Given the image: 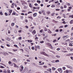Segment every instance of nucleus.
Wrapping results in <instances>:
<instances>
[{
	"label": "nucleus",
	"instance_id": "obj_1",
	"mask_svg": "<svg viewBox=\"0 0 73 73\" xmlns=\"http://www.w3.org/2000/svg\"><path fill=\"white\" fill-rule=\"evenodd\" d=\"M40 54H43V55H44L46 56H48V55L46 54L44 52H41L40 53Z\"/></svg>",
	"mask_w": 73,
	"mask_h": 73
},
{
	"label": "nucleus",
	"instance_id": "obj_2",
	"mask_svg": "<svg viewBox=\"0 0 73 73\" xmlns=\"http://www.w3.org/2000/svg\"><path fill=\"white\" fill-rule=\"evenodd\" d=\"M19 69L21 72H22V71H23V70L24 69V67L23 66H21V68H20Z\"/></svg>",
	"mask_w": 73,
	"mask_h": 73
},
{
	"label": "nucleus",
	"instance_id": "obj_3",
	"mask_svg": "<svg viewBox=\"0 0 73 73\" xmlns=\"http://www.w3.org/2000/svg\"><path fill=\"white\" fill-rule=\"evenodd\" d=\"M37 14L36 13H35L33 14V17H36L37 16Z\"/></svg>",
	"mask_w": 73,
	"mask_h": 73
},
{
	"label": "nucleus",
	"instance_id": "obj_4",
	"mask_svg": "<svg viewBox=\"0 0 73 73\" xmlns=\"http://www.w3.org/2000/svg\"><path fill=\"white\" fill-rule=\"evenodd\" d=\"M42 13H43L44 15H45V11L42 10Z\"/></svg>",
	"mask_w": 73,
	"mask_h": 73
},
{
	"label": "nucleus",
	"instance_id": "obj_5",
	"mask_svg": "<svg viewBox=\"0 0 73 73\" xmlns=\"http://www.w3.org/2000/svg\"><path fill=\"white\" fill-rule=\"evenodd\" d=\"M64 73H69V70H66V71H64Z\"/></svg>",
	"mask_w": 73,
	"mask_h": 73
},
{
	"label": "nucleus",
	"instance_id": "obj_6",
	"mask_svg": "<svg viewBox=\"0 0 73 73\" xmlns=\"http://www.w3.org/2000/svg\"><path fill=\"white\" fill-rule=\"evenodd\" d=\"M12 60L13 61H14V62H17V61L16 60V59H15V58H14L12 59Z\"/></svg>",
	"mask_w": 73,
	"mask_h": 73
},
{
	"label": "nucleus",
	"instance_id": "obj_7",
	"mask_svg": "<svg viewBox=\"0 0 73 73\" xmlns=\"http://www.w3.org/2000/svg\"><path fill=\"white\" fill-rule=\"evenodd\" d=\"M48 33H52V32L49 29H48Z\"/></svg>",
	"mask_w": 73,
	"mask_h": 73
},
{
	"label": "nucleus",
	"instance_id": "obj_8",
	"mask_svg": "<svg viewBox=\"0 0 73 73\" xmlns=\"http://www.w3.org/2000/svg\"><path fill=\"white\" fill-rule=\"evenodd\" d=\"M21 1V3L22 5H23L24 4V2H25V1H23V0Z\"/></svg>",
	"mask_w": 73,
	"mask_h": 73
},
{
	"label": "nucleus",
	"instance_id": "obj_9",
	"mask_svg": "<svg viewBox=\"0 0 73 73\" xmlns=\"http://www.w3.org/2000/svg\"><path fill=\"white\" fill-rule=\"evenodd\" d=\"M6 40L7 41H10L11 39L9 38H6Z\"/></svg>",
	"mask_w": 73,
	"mask_h": 73
},
{
	"label": "nucleus",
	"instance_id": "obj_10",
	"mask_svg": "<svg viewBox=\"0 0 73 73\" xmlns=\"http://www.w3.org/2000/svg\"><path fill=\"white\" fill-rule=\"evenodd\" d=\"M70 24H73V19L71 20L70 21Z\"/></svg>",
	"mask_w": 73,
	"mask_h": 73
},
{
	"label": "nucleus",
	"instance_id": "obj_11",
	"mask_svg": "<svg viewBox=\"0 0 73 73\" xmlns=\"http://www.w3.org/2000/svg\"><path fill=\"white\" fill-rule=\"evenodd\" d=\"M13 64L14 65V66L15 68H17V67H18V66H17V65H16V64L15 63H13Z\"/></svg>",
	"mask_w": 73,
	"mask_h": 73
},
{
	"label": "nucleus",
	"instance_id": "obj_12",
	"mask_svg": "<svg viewBox=\"0 0 73 73\" xmlns=\"http://www.w3.org/2000/svg\"><path fill=\"white\" fill-rule=\"evenodd\" d=\"M36 30H34L33 31V32H32L33 34V35H35V34L36 33Z\"/></svg>",
	"mask_w": 73,
	"mask_h": 73
},
{
	"label": "nucleus",
	"instance_id": "obj_13",
	"mask_svg": "<svg viewBox=\"0 0 73 73\" xmlns=\"http://www.w3.org/2000/svg\"><path fill=\"white\" fill-rule=\"evenodd\" d=\"M27 41L28 42H33V41L31 40H27Z\"/></svg>",
	"mask_w": 73,
	"mask_h": 73
},
{
	"label": "nucleus",
	"instance_id": "obj_14",
	"mask_svg": "<svg viewBox=\"0 0 73 73\" xmlns=\"http://www.w3.org/2000/svg\"><path fill=\"white\" fill-rule=\"evenodd\" d=\"M54 14H55V13H52L51 14V16H54Z\"/></svg>",
	"mask_w": 73,
	"mask_h": 73
},
{
	"label": "nucleus",
	"instance_id": "obj_15",
	"mask_svg": "<svg viewBox=\"0 0 73 73\" xmlns=\"http://www.w3.org/2000/svg\"><path fill=\"white\" fill-rule=\"evenodd\" d=\"M37 3H39V4H40L41 3V1L39 0H37L36 1Z\"/></svg>",
	"mask_w": 73,
	"mask_h": 73
},
{
	"label": "nucleus",
	"instance_id": "obj_16",
	"mask_svg": "<svg viewBox=\"0 0 73 73\" xmlns=\"http://www.w3.org/2000/svg\"><path fill=\"white\" fill-rule=\"evenodd\" d=\"M7 73H11V71L9 70H7Z\"/></svg>",
	"mask_w": 73,
	"mask_h": 73
},
{
	"label": "nucleus",
	"instance_id": "obj_17",
	"mask_svg": "<svg viewBox=\"0 0 73 73\" xmlns=\"http://www.w3.org/2000/svg\"><path fill=\"white\" fill-rule=\"evenodd\" d=\"M62 70V68H59L58 69V70L59 72L60 71V70Z\"/></svg>",
	"mask_w": 73,
	"mask_h": 73
},
{
	"label": "nucleus",
	"instance_id": "obj_18",
	"mask_svg": "<svg viewBox=\"0 0 73 73\" xmlns=\"http://www.w3.org/2000/svg\"><path fill=\"white\" fill-rule=\"evenodd\" d=\"M28 19H31L33 20V18H32V17H28Z\"/></svg>",
	"mask_w": 73,
	"mask_h": 73
},
{
	"label": "nucleus",
	"instance_id": "obj_19",
	"mask_svg": "<svg viewBox=\"0 0 73 73\" xmlns=\"http://www.w3.org/2000/svg\"><path fill=\"white\" fill-rule=\"evenodd\" d=\"M52 70V69L51 68H48L47 69V71H51Z\"/></svg>",
	"mask_w": 73,
	"mask_h": 73
},
{
	"label": "nucleus",
	"instance_id": "obj_20",
	"mask_svg": "<svg viewBox=\"0 0 73 73\" xmlns=\"http://www.w3.org/2000/svg\"><path fill=\"white\" fill-rule=\"evenodd\" d=\"M47 13H48V15H50V11H48L47 12Z\"/></svg>",
	"mask_w": 73,
	"mask_h": 73
},
{
	"label": "nucleus",
	"instance_id": "obj_21",
	"mask_svg": "<svg viewBox=\"0 0 73 73\" xmlns=\"http://www.w3.org/2000/svg\"><path fill=\"white\" fill-rule=\"evenodd\" d=\"M23 18H24V17L23 16H20V18L21 20L23 19Z\"/></svg>",
	"mask_w": 73,
	"mask_h": 73
},
{
	"label": "nucleus",
	"instance_id": "obj_22",
	"mask_svg": "<svg viewBox=\"0 0 73 73\" xmlns=\"http://www.w3.org/2000/svg\"><path fill=\"white\" fill-rule=\"evenodd\" d=\"M47 31V29L46 28V27H45L44 29V31H45V32H46Z\"/></svg>",
	"mask_w": 73,
	"mask_h": 73
},
{
	"label": "nucleus",
	"instance_id": "obj_23",
	"mask_svg": "<svg viewBox=\"0 0 73 73\" xmlns=\"http://www.w3.org/2000/svg\"><path fill=\"white\" fill-rule=\"evenodd\" d=\"M51 62H52V63H55V62H55V60H53L51 61Z\"/></svg>",
	"mask_w": 73,
	"mask_h": 73
},
{
	"label": "nucleus",
	"instance_id": "obj_24",
	"mask_svg": "<svg viewBox=\"0 0 73 73\" xmlns=\"http://www.w3.org/2000/svg\"><path fill=\"white\" fill-rule=\"evenodd\" d=\"M66 56H71V54L69 53L68 54H67L66 55Z\"/></svg>",
	"mask_w": 73,
	"mask_h": 73
},
{
	"label": "nucleus",
	"instance_id": "obj_25",
	"mask_svg": "<svg viewBox=\"0 0 73 73\" xmlns=\"http://www.w3.org/2000/svg\"><path fill=\"white\" fill-rule=\"evenodd\" d=\"M52 70H56V68H54V67H52Z\"/></svg>",
	"mask_w": 73,
	"mask_h": 73
},
{
	"label": "nucleus",
	"instance_id": "obj_26",
	"mask_svg": "<svg viewBox=\"0 0 73 73\" xmlns=\"http://www.w3.org/2000/svg\"><path fill=\"white\" fill-rule=\"evenodd\" d=\"M56 57L57 58H60V56L59 55H56Z\"/></svg>",
	"mask_w": 73,
	"mask_h": 73
},
{
	"label": "nucleus",
	"instance_id": "obj_27",
	"mask_svg": "<svg viewBox=\"0 0 73 73\" xmlns=\"http://www.w3.org/2000/svg\"><path fill=\"white\" fill-rule=\"evenodd\" d=\"M69 46H73V44H72L71 43H70L69 44Z\"/></svg>",
	"mask_w": 73,
	"mask_h": 73
},
{
	"label": "nucleus",
	"instance_id": "obj_28",
	"mask_svg": "<svg viewBox=\"0 0 73 73\" xmlns=\"http://www.w3.org/2000/svg\"><path fill=\"white\" fill-rule=\"evenodd\" d=\"M64 28V27L62 26H60L59 28L60 29H61V28Z\"/></svg>",
	"mask_w": 73,
	"mask_h": 73
},
{
	"label": "nucleus",
	"instance_id": "obj_29",
	"mask_svg": "<svg viewBox=\"0 0 73 73\" xmlns=\"http://www.w3.org/2000/svg\"><path fill=\"white\" fill-rule=\"evenodd\" d=\"M69 17H72V18H73V15H70L69 16Z\"/></svg>",
	"mask_w": 73,
	"mask_h": 73
},
{
	"label": "nucleus",
	"instance_id": "obj_30",
	"mask_svg": "<svg viewBox=\"0 0 73 73\" xmlns=\"http://www.w3.org/2000/svg\"><path fill=\"white\" fill-rule=\"evenodd\" d=\"M55 62H60V61H59V60H55Z\"/></svg>",
	"mask_w": 73,
	"mask_h": 73
},
{
	"label": "nucleus",
	"instance_id": "obj_31",
	"mask_svg": "<svg viewBox=\"0 0 73 73\" xmlns=\"http://www.w3.org/2000/svg\"><path fill=\"white\" fill-rule=\"evenodd\" d=\"M52 21H53V22H54V23H57V21H55V20H52Z\"/></svg>",
	"mask_w": 73,
	"mask_h": 73
},
{
	"label": "nucleus",
	"instance_id": "obj_32",
	"mask_svg": "<svg viewBox=\"0 0 73 73\" xmlns=\"http://www.w3.org/2000/svg\"><path fill=\"white\" fill-rule=\"evenodd\" d=\"M48 46H49L50 47L51 46H52V45H51V44H50L49 43H48Z\"/></svg>",
	"mask_w": 73,
	"mask_h": 73
},
{
	"label": "nucleus",
	"instance_id": "obj_33",
	"mask_svg": "<svg viewBox=\"0 0 73 73\" xmlns=\"http://www.w3.org/2000/svg\"><path fill=\"white\" fill-rule=\"evenodd\" d=\"M55 7V5H51V7H52V8H53V7Z\"/></svg>",
	"mask_w": 73,
	"mask_h": 73
},
{
	"label": "nucleus",
	"instance_id": "obj_34",
	"mask_svg": "<svg viewBox=\"0 0 73 73\" xmlns=\"http://www.w3.org/2000/svg\"><path fill=\"white\" fill-rule=\"evenodd\" d=\"M66 66L67 67V68H70V66H68V65H66Z\"/></svg>",
	"mask_w": 73,
	"mask_h": 73
},
{
	"label": "nucleus",
	"instance_id": "obj_35",
	"mask_svg": "<svg viewBox=\"0 0 73 73\" xmlns=\"http://www.w3.org/2000/svg\"><path fill=\"white\" fill-rule=\"evenodd\" d=\"M64 8H67V6L66 5H64Z\"/></svg>",
	"mask_w": 73,
	"mask_h": 73
},
{
	"label": "nucleus",
	"instance_id": "obj_36",
	"mask_svg": "<svg viewBox=\"0 0 73 73\" xmlns=\"http://www.w3.org/2000/svg\"><path fill=\"white\" fill-rule=\"evenodd\" d=\"M40 9V7H36V9Z\"/></svg>",
	"mask_w": 73,
	"mask_h": 73
},
{
	"label": "nucleus",
	"instance_id": "obj_37",
	"mask_svg": "<svg viewBox=\"0 0 73 73\" xmlns=\"http://www.w3.org/2000/svg\"><path fill=\"white\" fill-rule=\"evenodd\" d=\"M5 16H8V14L7 13H5Z\"/></svg>",
	"mask_w": 73,
	"mask_h": 73
},
{
	"label": "nucleus",
	"instance_id": "obj_38",
	"mask_svg": "<svg viewBox=\"0 0 73 73\" xmlns=\"http://www.w3.org/2000/svg\"><path fill=\"white\" fill-rule=\"evenodd\" d=\"M29 7L30 8H32V4L31 3H30L29 5Z\"/></svg>",
	"mask_w": 73,
	"mask_h": 73
},
{
	"label": "nucleus",
	"instance_id": "obj_39",
	"mask_svg": "<svg viewBox=\"0 0 73 73\" xmlns=\"http://www.w3.org/2000/svg\"><path fill=\"white\" fill-rule=\"evenodd\" d=\"M0 15H3V12H0Z\"/></svg>",
	"mask_w": 73,
	"mask_h": 73
},
{
	"label": "nucleus",
	"instance_id": "obj_40",
	"mask_svg": "<svg viewBox=\"0 0 73 73\" xmlns=\"http://www.w3.org/2000/svg\"><path fill=\"white\" fill-rule=\"evenodd\" d=\"M68 5L69 7H70V5H70V3H68Z\"/></svg>",
	"mask_w": 73,
	"mask_h": 73
},
{
	"label": "nucleus",
	"instance_id": "obj_41",
	"mask_svg": "<svg viewBox=\"0 0 73 73\" xmlns=\"http://www.w3.org/2000/svg\"><path fill=\"white\" fill-rule=\"evenodd\" d=\"M31 49L32 50H35V48L33 46L32 47Z\"/></svg>",
	"mask_w": 73,
	"mask_h": 73
},
{
	"label": "nucleus",
	"instance_id": "obj_42",
	"mask_svg": "<svg viewBox=\"0 0 73 73\" xmlns=\"http://www.w3.org/2000/svg\"><path fill=\"white\" fill-rule=\"evenodd\" d=\"M62 69L63 70H65V69H66V68L65 67H62Z\"/></svg>",
	"mask_w": 73,
	"mask_h": 73
},
{
	"label": "nucleus",
	"instance_id": "obj_43",
	"mask_svg": "<svg viewBox=\"0 0 73 73\" xmlns=\"http://www.w3.org/2000/svg\"><path fill=\"white\" fill-rule=\"evenodd\" d=\"M50 48L51 49H53V47L52 46V45H51V46H50Z\"/></svg>",
	"mask_w": 73,
	"mask_h": 73
},
{
	"label": "nucleus",
	"instance_id": "obj_44",
	"mask_svg": "<svg viewBox=\"0 0 73 73\" xmlns=\"http://www.w3.org/2000/svg\"><path fill=\"white\" fill-rule=\"evenodd\" d=\"M3 72L4 73H7V71L6 70H4Z\"/></svg>",
	"mask_w": 73,
	"mask_h": 73
},
{
	"label": "nucleus",
	"instance_id": "obj_45",
	"mask_svg": "<svg viewBox=\"0 0 73 73\" xmlns=\"http://www.w3.org/2000/svg\"><path fill=\"white\" fill-rule=\"evenodd\" d=\"M14 25H15V23H12L11 24V26H14Z\"/></svg>",
	"mask_w": 73,
	"mask_h": 73
},
{
	"label": "nucleus",
	"instance_id": "obj_46",
	"mask_svg": "<svg viewBox=\"0 0 73 73\" xmlns=\"http://www.w3.org/2000/svg\"><path fill=\"white\" fill-rule=\"evenodd\" d=\"M59 72L60 73H62V70H60V71H59Z\"/></svg>",
	"mask_w": 73,
	"mask_h": 73
},
{
	"label": "nucleus",
	"instance_id": "obj_47",
	"mask_svg": "<svg viewBox=\"0 0 73 73\" xmlns=\"http://www.w3.org/2000/svg\"><path fill=\"white\" fill-rule=\"evenodd\" d=\"M18 39L19 40H21L22 39V37H19L18 38Z\"/></svg>",
	"mask_w": 73,
	"mask_h": 73
},
{
	"label": "nucleus",
	"instance_id": "obj_48",
	"mask_svg": "<svg viewBox=\"0 0 73 73\" xmlns=\"http://www.w3.org/2000/svg\"><path fill=\"white\" fill-rule=\"evenodd\" d=\"M44 42L43 41H41L40 42V44H43V43H44Z\"/></svg>",
	"mask_w": 73,
	"mask_h": 73
},
{
	"label": "nucleus",
	"instance_id": "obj_49",
	"mask_svg": "<svg viewBox=\"0 0 73 73\" xmlns=\"http://www.w3.org/2000/svg\"><path fill=\"white\" fill-rule=\"evenodd\" d=\"M17 10H20V8L19 7H17Z\"/></svg>",
	"mask_w": 73,
	"mask_h": 73
},
{
	"label": "nucleus",
	"instance_id": "obj_50",
	"mask_svg": "<svg viewBox=\"0 0 73 73\" xmlns=\"http://www.w3.org/2000/svg\"><path fill=\"white\" fill-rule=\"evenodd\" d=\"M16 13L15 12L13 13L12 15H15V14Z\"/></svg>",
	"mask_w": 73,
	"mask_h": 73
},
{
	"label": "nucleus",
	"instance_id": "obj_51",
	"mask_svg": "<svg viewBox=\"0 0 73 73\" xmlns=\"http://www.w3.org/2000/svg\"><path fill=\"white\" fill-rule=\"evenodd\" d=\"M69 42L71 44H73V41H70Z\"/></svg>",
	"mask_w": 73,
	"mask_h": 73
},
{
	"label": "nucleus",
	"instance_id": "obj_52",
	"mask_svg": "<svg viewBox=\"0 0 73 73\" xmlns=\"http://www.w3.org/2000/svg\"><path fill=\"white\" fill-rule=\"evenodd\" d=\"M63 17H64V18H66V16H65V14H63Z\"/></svg>",
	"mask_w": 73,
	"mask_h": 73
},
{
	"label": "nucleus",
	"instance_id": "obj_53",
	"mask_svg": "<svg viewBox=\"0 0 73 73\" xmlns=\"http://www.w3.org/2000/svg\"><path fill=\"white\" fill-rule=\"evenodd\" d=\"M11 63H12V62H11V61H9L8 64H11Z\"/></svg>",
	"mask_w": 73,
	"mask_h": 73
},
{
	"label": "nucleus",
	"instance_id": "obj_54",
	"mask_svg": "<svg viewBox=\"0 0 73 73\" xmlns=\"http://www.w3.org/2000/svg\"><path fill=\"white\" fill-rule=\"evenodd\" d=\"M32 13V12H31V11H29L28 12V14H29L30 13Z\"/></svg>",
	"mask_w": 73,
	"mask_h": 73
},
{
	"label": "nucleus",
	"instance_id": "obj_55",
	"mask_svg": "<svg viewBox=\"0 0 73 73\" xmlns=\"http://www.w3.org/2000/svg\"><path fill=\"white\" fill-rule=\"evenodd\" d=\"M7 46H8V47H10V46H11L10 45H9V44H7Z\"/></svg>",
	"mask_w": 73,
	"mask_h": 73
},
{
	"label": "nucleus",
	"instance_id": "obj_56",
	"mask_svg": "<svg viewBox=\"0 0 73 73\" xmlns=\"http://www.w3.org/2000/svg\"><path fill=\"white\" fill-rule=\"evenodd\" d=\"M34 5L35 6H38V4L37 3H35Z\"/></svg>",
	"mask_w": 73,
	"mask_h": 73
},
{
	"label": "nucleus",
	"instance_id": "obj_57",
	"mask_svg": "<svg viewBox=\"0 0 73 73\" xmlns=\"http://www.w3.org/2000/svg\"><path fill=\"white\" fill-rule=\"evenodd\" d=\"M9 12L10 13H12V10H10L9 11Z\"/></svg>",
	"mask_w": 73,
	"mask_h": 73
},
{
	"label": "nucleus",
	"instance_id": "obj_58",
	"mask_svg": "<svg viewBox=\"0 0 73 73\" xmlns=\"http://www.w3.org/2000/svg\"><path fill=\"white\" fill-rule=\"evenodd\" d=\"M60 18H61V17L58 16L57 17V19H60Z\"/></svg>",
	"mask_w": 73,
	"mask_h": 73
},
{
	"label": "nucleus",
	"instance_id": "obj_59",
	"mask_svg": "<svg viewBox=\"0 0 73 73\" xmlns=\"http://www.w3.org/2000/svg\"><path fill=\"white\" fill-rule=\"evenodd\" d=\"M58 3V1H56L55 2V4H57V3Z\"/></svg>",
	"mask_w": 73,
	"mask_h": 73
},
{
	"label": "nucleus",
	"instance_id": "obj_60",
	"mask_svg": "<svg viewBox=\"0 0 73 73\" xmlns=\"http://www.w3.org/2000/svg\"><path fill=\"white\" fill-rule=\"evenodd\" d=\"M14 32L15 33H17V31L16 30H14Z\"/></svg>",
	"mask_w": 73,
	"mask_h": 73
},
{
	"label": "nucleus",
	"instance_id": "obj_61",
	"mask_svg": "<svg viewBox=\"0 0 73 73\" xmlns=\"http://www.w3.org/2000/svg\"><path fill=\"white\" fill-rule=\"evenodd\" d=\"M33 24L34 25H36V24L35 22H33Z\"/></svg>",
	"mask_w": 73,
	"mask_h": 73
},
{
	"label": "nucleus",
	"instance_id": "obj_62",
	"mask_svg": "<svg viewBox=\"0 0 73 73\" xmlns=\"http://www.w3.org/2000/svg\"><path fill=\"white\" fill-rule=\"evenodd\" d=\"M26 61H27V62H30V60L28 59H27Z\"/></svg>",
	"mask_w": 73,
	"mask_h": 73
},
{
	"label": "nucleus",
	"instance_id": "obj_63",
	"mask_svg": "<svg viewBox=\"0 0 73 73\" xmlns=\"http://www.w3.org/2000/svg\"><path fill=\"white\" fill-rule=\"evenodd\" d=\"M71 59L72 60H73V57L72 56H71L70 57Z\"/></svg>",
	"mask_w": 73,
	"mask_h": 73
},
{
	"label": "nucleus",
	"instance_id": "obj_64",
	"mask_svg": "<svg viewBox=\"0 0 73 73\" xmlns=\"http://www.w3.org/2000/svg\"><path fill=\"white\" fill-rule=\"evenodd\" d=\"M40 33H42V30H40Z\"/></svg>",
	"mask_w": 73,
	"mask_h": 73
}]
</instances>
